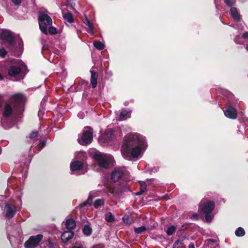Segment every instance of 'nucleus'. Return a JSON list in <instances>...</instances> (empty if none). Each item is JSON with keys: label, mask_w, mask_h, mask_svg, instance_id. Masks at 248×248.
Wrapping results in <instances>:
<instances>
[{"label": "nucleus", "mask_w": 248, "mask_h": 248, "mask_svg": "<svg viewBox=\"0 0 248 248\" xmlns=\"http://www.w3.org/2000/svg\"><path fill=\"white\" fill-rule=\"evenodd\" d=\"M0 38L8 43L10 45H13L15 40L11 32H1L0 34Z\"/></svg>", "instance_id": "nucleus-10"}, {"label": "nucleus", "mask_w": 248, "mask_h": 248, "mask_svg": "<svg viewBox=\"0 0 248 248\" xmlns=\"http://www.w3.org/2000/svg\"><path fill=\"white\" fill-rule=\"evenodd\" d=\"M91 83L93 88H95L97 84V78L98 75L96 72L93 71H91Z\"/></svg>", "instance_id": "nucleus-18"}, {"label": "nucleus", "mask_w": 248, "mask_h": 248, "mask_svg": "<svg viewBox=\"0 0 248 248\" xmlns=\"http://www.w3.org/2000/svg\"><path fill=\"white\" fill-rule=\"evenodd\" d=\"M175 227L174 226H171L167 229L166 232L168 235H171L175 232Z\"/></svg>", "instance_id": "nucleus-30"}, {"label": "nucleus", "mask_w": 248, "mask_h": 248, "mask_svg": "<svg viewBox=\"0 0 248 248\" xmlns=\"http://www.w3.org/2000/svg\"><path fill=\"white\" fill-rule=\"evenodd\" d=\"M11 100L14 102V105L22 110L23 104L26 101V98L23 94L17 93L14 94L11 97Z\"/></svg>", "instance_id": "nucleus-7"}, {"label": "nucleus", "mask_w": 248, "mask_h": 248, "mask_svg": "<svg viewBox=\"0 0 248 248\" xmlns=\"http://www.w3.org/2000/svg\"><path fill=\"white\" fill-rule=\"evenodd\" d=\"M242 37L244 39H248V41L246 42L245 46L246 49L248 51V32H245L243 33Z\"/></svg>", "instance_id": "nucleus-34"}, {"label": "nucleus", "mask_w": 248, "mask_h": 248, "mask_svg": "<svg viewBox=\"0 0 248 248\" xmlns=\"http://www.w3.org/2000/svg\"><path fill=\"white\" fill-rule=\"evenodd\" d=\"M72 248H84L82 245H79L78 246H74Z\"/></svg>", "instance_id": "nucleus-45"}, {"label": "nucleus", "mask_w": 248, "mask_h": 248, "mask_svg": "<svg viewBox=\"0 0 248 248\" xmlns=\"http://www.w3.org/2000/svg\"><path fill=\"white\" fill-rule=\"evenodd\" d=\"M93 197H92L91 194H90L88 198V200L81 204V207H84L86 206L87 204L91 205Z\"/></svg>", "instance_id": "nucleus-29"}, {"label": "nucleus", "mask_w": 248, "mask_h": 248, "mask_svg": "<svg viewBox=\"0 0 248 248\" xmlns=\"http://www.w3.org/2000/svg\"><path fill=\"white\" fill-rule=\"evenodd\" d=\"M205 219L207 222H210L213 218V216L211 213H204Z\"/></svg>", "instance_id": "nucleus-33"}, {"label": "nucleus", "mask_w": 248, "mask_h": 248, "mask_svg": "<svg viewBox=\"0 0 248 248\" xmlns=\"http://www.w3.org/2000/svg\"><path fill=\"white\" fill-rule=\"evenodd\" d=\"M45 145L44 141H40L38 145L39 147L40 148V150L42 149Z\"/></svg>", "instance_id": "nucleus-39"}, {"label": "nucleus", "mask_w": 248, "mask_h": 248, "mask_svg": "<svg viewBox=\"0 0 248 248\" xmlns=\"http://www.w3.org/2000/svg\"><path fill=\"white\" fill-rule=\"evenodd\" d=\"M37 135H38L37 131H33L30 134V135L29 136V138L31 139H33L35 137H36L37 136Z\"/></svg>", "instance_id": "nucleus-37"}, {"label": "nucleus", "mask_w": 248, "mask_h": 248, "mask_svg": "<svg viewBox=\"0 0 248 248\" xmlns=\"http://www.w3.org/2000/svg\"><path fill=\"white\" fill-rule=\"evenodd\" d=\"M114 137V131L111 129H108L106 131L105 134L102 136V138L105 141H109L111 140Z\"/></svg>", "instance_id": "nucleus-16"}, {"label": "nucleus", "mask_w": 248, "mask_h": 248, "mask_svg": "<svg viewBox=\"0 0 248 248\" xmlns=\"http://www.w3.org/2000/svg\"><path fill=\"white\" fill-rule=\"evenodd\" d=\"M43 238V235L39 234L36 236H31L24 244L26 248H34L39 243Z\"/></svg>", "instance_id": "nucleus-6"}, {"label": "nucleus", "mask_w": 248, "mask_h": 248, "mask_svg": "<svg viewBox=\"0 0 248 248\" xmlns=\"http://www.w3.org/2000/svg\"><path fill=\"white\" fill-rule=\"evenodd\" d=\"M38 22L40 29L41 31H56L55 27L52 26V20L51 18L45 12L40 11L38 15Z\"/></svg>", "instance_id": "nucleus-2"}, {"label": "nucleus", "mask_w": 248, "mask_h": 248, "mask_svg": "<svg viewBox=\"0 0 248 248\" xmlns=\"http://www.w3.org/2000/svg\"><path fill=\"white\" fill-rule=\"evenodd\" d=\"M236 38H237L236 37H235V38H234V41H235L237 43H241V42H237V41H236Z\"/></svg>", "instance_id": "nucleus-48"}, {"label": "nucleus", "mask_w": 248, "mask_h": 248, "mask_svg": "<svg viewBox=\"0 0 248 248\" xmlns=\"http://www.w3.org/2000/svg\"><path fill=\"white\" fill-rule=\"evenodd\" d=\"M123 219L124 222L127 224H131L133 222L132 218L128 215H124Z\"/></svg>", "instance_id": "nucleus-26"}, {"label": "nucleus", "mask_w": 248, "mask_h": 248, "mask_svg": "<svg viewBox=\"0 0 248 248\" xmlns=\"http://www.w3.org/2000/svg\"><path fill=\"white\" fill-rule=\"evenodd\" d=\"M224 113L225 115L229 118L234 119L237 117L236 110L232 106L226 107V109L224 110Z\"/></svg>", "instance_id": "nucleus-11"}, {"label": "nucleus", "mask_w": 248, "mask_h": 248, "mask_svg": "<svg viewBox=\"0 0 248 248\" xmlns=\"http://www.w3.org/2000/svg\"><path fill=\"white\" fill-rule=\"evenodd\" d=\"M7 51L4 48H0V56L4 58L7 55Z\"/></svg>", "instance_id": "nucleus-35"}, {"label": "nucleus", "mask_w": 248, "mask_h": 248, "mask_svg": "<svg viewBox=\"0 0 248 248\" xmlns=\"http://www.w3.org/2000/svg\"><path fill=\"white\" fill-rule=\"evenodd\" d=\"M130 112V111H127L126 110H123L120 114V117L121 119H124L125 117H126V116H127L129 114V113Z\"/></svg>", "instance_id": "nucleus-31"}, {"label": "nucleus", "mask_w": 248, "mask_h": 248, "mask_svg": "<svg viewBox=\"0 0 248 248\" xmlns=\"http://www.w3.org/2000/svg\"><path fill=\"white\" fill-rule=\"evenodd\" d=\"M146 191V184L144 182H140V190L137 193V195L142 194Z\"/></svg>", "instance_id": "nucleus-21"}, {"label": "nucleus", "mask_w": 248, "mask_h": 248, "mask_svg": "<svg viewBox=\"0 0 248 248\" xmlns=\"http://www.w3.org/2000/svg\"><path fill=\"white\" fill-rule=\"evenodd\" d=\"M189 248H195L194 245L193 244H191L189 245Z\"/></svg>", "instance_id": "nucleus-46"}, {"label": "nucleus", "mask_w": 248, "mask_h": 248, "mask_svg": "<svg viewBox=\"0 0 248 248\" xmlns=\"http://www.w3.org/2000/svg\"><path fill=\"white\" fill-rule=\"evenodd\" d=\"M20 67L16 65L11 66L8 70L9 75L13 77L18 75L20 73Z\"/></svg>", "instance_id": "nucleus-13"}, {"label": "nucleus", "mask_w": 248, "mask_h": 248, "mask_svg": "<svg viewBox=\"0 0 248 248\" xmlns=\"http://www.w3.org/2000/svg\"><path fill=\"white\" fill-rule=\"evenodd\" d=\"M86 23L87 25V26H88V27L89 28V29L90 30H91V31L93 30V25H92V24L90 22V21L87 18H86Z\"/></svg>", "instance_id": "nucleus-36"}, {"label": "nucleus", "mask_w": 248, "mask_h": 248, "mask_svg": "<svg viewBox=\"0 0 248 248\" xmlns=\"http://www.w3.org/2000/svg\"><path fill=\"white\" fill-rule=\"evenodd\" d=\"M104 203V201L103 199H97L95 201L93 205H94V206L95 207V208H98L100 206L103 205Z\"/></svg>", "instance_id": "nucleus-27"}, {"label": "nucleus", "mask_w": 248, "mask_h": 248, "mask_svg": "<svg viewBox=\"0 0 248 248\" xmlns=\"http://www.w3.org/2000/svg\"><path fill=\"white\" fill-rule=\"evenodd\" d=\"M224 2L228 6H232V2L231 0H224Z\"/></svg>", "instance_id": "nucleus-40"}, {"label": "nucleus", "mask_w": 248, "mask_h": 248, "mask_svg": "<svg viewBox=\"0 0 248 248\" xmlns=\"http://www.w3.org/2000/svg\"><path fill=\"white\" fill-rule=\"evenodd\" d=\"M95 159L97 160L100 167L105 169L108 168L113 161L112 156L107 155H96L95 156Z\"/></svg>", "instance_id": "nucleus-5"}, {"label": "nucleus", "mask_w": 248, "mask_h": 248, "mask_svg": "<svg viewBox=\"0 0 248 248\" xmlns=\"http://www.w3.org/2000/svg\"><path fill=\"white\" fill-rule=\"evenodd\" d=\"M16 211L15 205L10 204H6L4 207L5 217L8 218H11L14 217Z\"/></svg>", "instance_id": "nucleus-9"}, {"label": "nucleus", "mask_w": 248, "mask_h": 248, "mask_svg": "<svg viewBox=\"0 0 248 248\" xmlns=\"http://www.w3.org/2000/svg\"><path fill=\"white\" fill-rule=\"evenodd\" d=\"M144 138L138 134H131L125 138L124 143L121 148L122 155L125 159L131 160L138 157L144 148Z\"/></svg>", "instance_id": "nucleus-1"}, {"label": "nucleus", "mask_w": 248, "mask_h": 248, "mask_svg": "<svg viewBox=\"0 0 248 248\" xmlns=\"http://www.w3.org/2000/svg\"><path fill=\"white\" fill-rule=\"evenodd\" d=\"M83 232L85 235L89 236L92 232V229L90 225H85L83 228Z\"/></svg>", "instance_id": "nucleus-20"}, {"label": "nucleus", "mask_w": 248, "mask_h": 248, "mask_svg": "<svg viewBox=\"0 0 248 248\" xmlns=\"http://www.w3.org/2000/svg\"><path fill=\"white\" fill-rule=\"evenodd\" d=\"M46 35L48 34L49 35H54L56 34L58 32H43Z\"/></svg>", "instance_id": "nucleus-42"}, {"label": "nucleus", "mask_w": 248, "mask_h": 248, "mask_svg": "<svg viewBox=\"0 0 248 248\" xmlns=\"http://www.w3.org/2000/svg\"><path fill=\"white\" fill-rule=\"evenodd\" d=\"M125 169L124 168H117L111 173V179L114 181H119L124 175Z\"/></svg>", "instance_id": "nucleus-8"}, {"label": "nucleus", "mask_w": 248, "mask_h": 248, "mask_svg": "<svg viewBox=\"0 0 248 248\" xmlns=\"http://www.w3.org/2000/svg\"><path fill=\"white\" fill-rule=\"evenodd\" d=\"M65 225L66 228L69 230H72L76 227V223L75 221L71 218L66 219Z\"/></svg>", "instance_id": "nucleus-17"}, {"label": "nucleus", "mask_w": 248, "mask_h": 248, "mask_svg": "<svg viewBox=\"0 0 248 248\" xmlns=\"http://www.w3.org/2000/svg\"><path fill=\"white\" fill-rule=\"evenodd\" d=\"M191 219H198V215L197 214H194L191 216Z\"/></svg>", "instance_id": "nucleus-43"}, {"label": "nucleus", "mask_w": 248, "mask_h": 248, "mask_svg": "<svg viewBox=\"0 0 248 248\" xmlns=\"http://www.w3.org/2000/svg\"><path fill=\"white\" fill-rule=\"evenodd\" d=\"M11 1L15 5H19L22 0H11Z\"/></svg>", "instance_id": "nucleus-38"}, {"label": "nucleus", "mask_w": 248, "mask_h": 248, "mask_svg": "<svg viewBox=\"0 0 248 248\" xmlns=\"http://www.w3.org/2000/svg\"><path fill=\"white\" fill-rule=\"evenodd\" d=\"M106 220L108 222H112L114 220V217L111 213L109 212L106 215Z\"/></svg>", "instance_id": "nucleus-28"}, {"label": "nucleus", "mask_w": 248, "mask_h": 248, "mask_svg": "<svg viewBox=\"0 0 248 248\" xmlns=\"http://www.w3.org/2000/svg\"><path fill=\"white\" fill-rule=\"evenodd\" d=\"M180 247L182 248L183 247V243L180 240H177L174 243L173 245V248H179Z\"/></svg>", "instance_id": "nucleus-32"}, {"label": "nucleus", "mask_w": 248, "mask_h": 248, "mask_svg": "<svg viewBox=\"0 0 248 248\" xmlns=\"http://www.w3.org/2000/svg\"><path fill=\"white\" fill-rule=\"evenodd\" d=\"M55 246L53 244V243L50 241L49 240L48 241V248H54Z\"/></svg>", "instance_id": "nucleus-41"}, {"label": "nucleus", "mask_w": 248, "mask_h": 248, "mask_svg": "<svg viewBox=\"0 0 248 248\" xmlns=\"http://www.w3.org/2000/svg\"><path fill=\"white\" fill-rule=\"evenodd\" d=\"M231 13L232 16L233 18L236 20L239 21L240 20V15L236 8L232 7L231 9Z\"/></svg>", "instance_id": "nucleus-19"}, {"label": "nucleus", "mask_w": 248, "mask_h": 248, "mask_svg": "<svg viewBox=\"0 0 248 248\" xmlns=\"http://www.w3.org/2000/svg\"><path fill=\"white\" fill-rule=\"evenodd\" d=\"M1 31H9V30H6V29H3Z\"/></svg>", "instance_id": "nucleus-49"}, {"label": "nucleus", "mask_w": 248, "mask_h": 248, "mask_svg": "<svg viewBox=\"0 0 248 248\" xmlns=\"http://www.w3.org/2000/svg\"><path fill=\"white\" fill-rule=\"evenodd\" d=\"M3 79V77L0 74V80H2Z\"/></svg>", "instance_id": "nucleus-47"}, {"label": "nucleus", "mask_w": 248, "mask_h": 248, "mask_svg": "<svg viewBox=\"0 0 248 248\" xmlns=\"http://www.w3.org/2000/svg\"><path fill=\"white\" fill-rule=\"evenodd\" d=\"M147 229L145 226H141L134 228V231L136 233L141 234L146 231Z\"/></svg>", "instance_id": "nucleus-25"}, {"label": "nucleus", "mask_w": 248, "mask_h": 248, "mask_svg": "<svg viewBox=\"0 0 248 248\" xmlns=\"http://www.w3.org/2000/svg\"><path fill=\"white\" fill-rule=\"evenodd\" d=\"M83 164L80 161H75L71 163L70 168L72 171L80 170L82 168Z\"/></svg>", "instance_id": "nucleus-14"}, {"label": "nucleus", "mask_w": 248, "mask_h": 248, "mask_svg": "<svg viewBox=\"0 0 248 248\" xmlns=\"http://www.w3.org/2000/svg\"><path fill=\"white\" fill-rule=\"evenodd\" d=\"M93 45L96 48L100 50L103 49L105 47L104 44L99 41H94Z\"/></svg>", "instance_id": "nucleus-22"}, {"label": "nucleus", "mask_w": 248, "mask_h": 248, "mask_svg": "<svg viewBox=\"0 0 248 248\" xmlns=\"http://www.w3.org/2000/svg\"><path fill=\"white\" fill-rule=\"evenodd\" d=\"M74 236V233L71 231H65L61 235L63 242L66 243L71 239Z\"/></svg>", "instance_id": "nucleus-15"}, {"label": "nucleus", "mask_w": 248, "mask_h": 248, "mask_svg": "<svg viewBox=\"0 0 248 248\" xmlns=\"http://www.w3.org/2000/svg\"><path fill=\"white\" fill-rule=\"evenodd\" d=\"M235 234L237 236H243L245 234V230L241 227H239L235 232Z\"/></svg>", "instance_id": "nucleus-23"}, {"label": "nucleus", "mask_w": 248, "mask_h": 248, "mask_svg": "<svg viewBox=\"0 0 248 248\" xmlns=\"http://www.w3.org/2000/svg\"><path fill=\"white\" fill-rule=\"evenodd\" d=\"M92 248H104V247L101 245H98L93 247Z\"/></svg>", "instance_id": "nucleus-44"}, {"label": "nucleus", "mask_w": 248, "mask_h": 248, "mask_svg": "<svg viewBox=\"0 0 248 248\" xmlns=\"http://www.w3.org/2000/svg\"><path fill=\"white\" fill-rule=\"evenodd\" d=\"M214 207V202L212 201H209L203 205L202 210L204 213H211Z\"/></svg>", "instance_id": "nucleus-12"}, {"label": "nucleus", "mask_w": 248, "mask_h": 248, "mask_svg": "<svg viewBox=\"0 0 248 248\" xmlns=\"http://www.w3.org/2000/svg\"><path fill=\"white\" fill-rule=\"evenodd\" d=\"M93 138V129L89 126H87L84 128L82 135L80 138L78 139V141L81 145H86L92 142Z\"/></svg>", "instance_id": "nucleus-3"}, {"label": "nucleus", "mask_w": 248, "mask_h": 248, "mask_svg": "<svg viewBox=\"0 0 248 248\" xmlns=\"http://www.w3.org/2000/svg\"><path fill=\"white\" fill-rule=\"evenodd\" d=\"M64 18L68 22L72 23L73 22V18L72 15L70 13H65L63 15Z\"/></svg>", "instance_id": "nucleus-24"}, {"label": "nucleus", "mask_w": 248, "mask_h": 248, "mask_svg": "<svg viewBox=\"0 0 248 248\" xmlns=\"http://www.w3.org/2000/svg\"><path fill=\"white\" fill-rule=\"evenodd\" d=\"M21 111V110L16 107V106L11 104H6L4 106L2 121H4L7 118L16 116Z\"/></svg>", "instance_id": "nucleus-4"}]
</instances>
